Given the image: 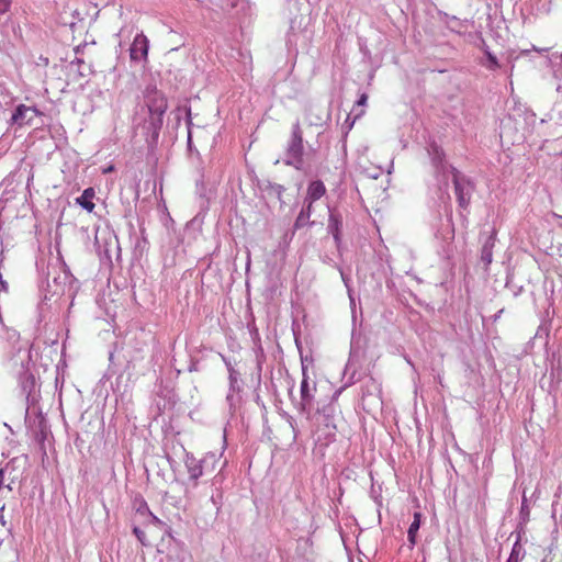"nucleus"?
<instances>
[{"instance_id":"5701e85b","label":"nucleus","mask_w":562,"mask_h":562,"mask_svg":"<svg viewBox=\"0 0 562 562\" xmlns=\"http://www.w3.org/2000/svg\"><path fill=\"white\" fill-rule=\"evenodd\" d=\"M134 535L137 537V539L144 543L145 532L140 530L138 527H135L133 530Z\"/></svg>"},{"instance_id":"f257e3e1","label":"nucleus","mask_w":562,"mask_h":562,"mask_svg":"<svg viewBox=\"0 0 562 562\" xmlns=\"http://www.w3.org/2000/svg\"><path fill=\"white\" fill-rule=\"evenodd\" d=\"M142 113L136 114V130L145 137L146 144L153 147L158 142L168 102L165 94L155 86L146 87Z\"/></svg>"},{"instance_id":"9b49d317","label":"nucleus","mask_w":562,"mask_h":562,"mask_svg":"<svg viewBox=\"0 0 562 562\" xmlns=\"http://www.w3.org/2000/svg\"><path fill=\"white\" fill-rule=\"evenodd\" d=\"M341 228H342V217L341 215L333 210H329V220H328V232L333 235L336 246L339 248L341 243Z\"/></svg>"},{"instance_id":"7ed1b4c3","label":"nucleus","mask_w":562,"mask_h":562,"mask_svg":"<svg viewBox=\"0 0 562 562\" xmlns=\"http://www.w3.org/2000/svg\"><path fill=\"white\" fill-rule=\"evenodd\" d=\"M307 358H303L301 356V363H302V381H301V387H300V395L301 401L299 404V409L303 414H310L311 406L314 400V393L316 391V383L313 382L312 385L308 382L307 376Z\"/></svg>"},{"instance_id":"39448f33","label":"nucleus","mask_w":562,"mask_h":562,"mask_svg":"<svg viewBox=\"0 0 562 562\" xmlns=\"http://www.w3.org/2000/svg\"><path fill=\"white\" fill-rule=\"evenodd\" d=\"M202 460L203 465V474L204 475H211L217 471V473L213 477V484H218L222 482V479L220 477V474L223 470V468L226 465L227 461L224 460L221 462V456H217L215 452H210L205 454Z\"/></svg>"},{"instance_id":"20e7f679","label":"nucleus","mask_w":562,"mask_h":562,"mask_svg":"<svg viewBox=\"0 0 562 562\" xmlns=\"http://www.w3.org/2000/svg\"><path fill=\"white\" fill-rule=\"evenodd\" d=\"M450 178L454 186V192H456L459 205L461 207L465 209L470 201L472 186L468 180H465V178L457 169L451 170Z\"/></svg>"},{"instance_id":"412c9836","label":"nucleus","mask_w":562,"mask_h":562,"mask_svg":"<svg viewBox=\"0 0 562 562\" xmlns=\"http://www.w3.org/2000/svg\"><path fill=\"white\" fill-rule=\"evenodd\" d=\"M12 0H0V15L9 11Z\"/></svg>"},{"instance_id":"f3484780","label":"nucleus","mask_w":562,"mask_h":562,"mask_svg":"<svg viewBox=\"0 0 562 562\" xmlns=\"http://www.w3.org/2000/svg\"><path fill=\"white\" fill-rule=\"evenodd\" d=\"M21 386L23 392L30 396L35 386L34 375L27 371L23 372L21 375Z\"/></svg>"},{"instance_id":"1a4fd4ad","label":"nucleus","mask_w":562,"mask_h":562,"mask_svg":"<svg viewBox=\"0 0 562 562\" xmlns=\"http://www.w3.org/2000/svg\"><path fill=\"white\" fill-rule=\"evenodd\" d=\"M149 41L143 34H137L130 48V57L133 61H146L148 56Z\"/></svg>"},{"instance_id":"bb28decb","label":"nucleus","mask_w":562,"mask_h":562,"mask_svg":"<svg viewBox=\"0 0 562 562\" xmlns=\"http://www.w3.org/2000/svg\"><path fill=\"white\" fill-rule=\"evenodd\" d=\"M196 363L193 362L190 367H189V371L192 372V371H196Z\"/></svg>"},{"instance_id":"aec40b11","label":"nucleus","mask_w":562,"mask_h":562,"mask_svg":"<svg viewBox=\"0 0 562 562\" xmlns=\"http://www.w3.org/2000/svg\"><path fill=\"white\" fill-rule=\"evenodd\" d=\"M480 41L485 46L484 53H485V56H486V59H487L486 67L488 69H491L492 68V52L490 50V47L485 45V43H484V41L482 38Z\"/></svg>"},{"instance_id":"f03ea898","label":"nucleus","mask_w":562,"mask_h":562,"mask_svg":"<svg viewBox=\"0 0 562 562\" xmlns=\"http://www.w3.org/2000/svg\"><path fill=\"white\" fill-rule=\"evenodd\" d=\"M304 145L303 133L299 121L292 126L291 136L285 148L284 164L294 167L296 170H304Z\"/></svg>"},{"instance_id":"a211bd4d","label":"nucleus","mask_w":562,"mask_h":562,"mask_svg":"<svg viewBox=\"0 0 562 562\" xmlns=\"http://www.w3.org/2000/svg\"><path fill=\"white\" fill-rule=\"evenodd\" d=\"M13 101V97L9 89L0 82V109L10 105Z\"/></svg>"},{"instance_id":"dca6fc26","label":"nucleus","mask_w":562,"mask_h":562,"mask_svg":"<svg viewBox=\"0 0 562 562\" xmlns=\"http://www.w3.org/2000/svg\"><path fill=\"white\" fill-rule=\"evenodd\" d=\"M482 238H484V244L482 247L481 261L484 263V269L487 270L488 265L492 262V245L490 244L492 234L487 235V233L484 232L482 233Z\"/></svg>"},{"instance_id":"0eeeda50","label":"nucleus","mask_w":562,"mask_h":562,"mask_svg":"<svg viewBox=\"0 0 562 562\" xmlns=\"http://www.w3.org/2000/svg\"><path fill=\"white\" fill-rule=\"evenodd\" d=\"M428 153L431 156V161L436 169V172L438 173V176H440V175L442 176V178L445 180V184L447 186L448 179L451 176V170L454 168L445 162L443 151L437 145H435V144L431 145Z\"/></svg>"},{"instance_id":"6ab92c4d","label":"nucleus","mask_w":562,"mask_h":562,"mask_svg":"<svg viewBox=\"0 0 562 562\" xmlns=\"http://www.w3.org/2000/svg\"><path fill=\"white\" fill-rule=\"evenodd\" d=\"M238 376H239V373L235 369H231V373L228 374L231 392L239 391Z\"/></svg>"},{"instance_id":"423d86ee","label":"nucleus","mask_w":562,"mask_h":562,"mask_svg":"<svg viewBox=\"0 0 562 562\" xmlns=\"http://www.w3.org/2000/svg\"><path fill=\"white\" fill-rule=\"evenodd\" d=\"M40 114V111L35 106H27L20 104L13 111L10 117V125H16L19 127L23 125H31L33 120Z\"/></svg>"},{"instance_id":"ddd939ff","label":"nucleus","mask_w":562,"mask_h":562,"mask_svg":"<svg viewBox=\"0 0 562 562\" xmlns=\"http://www.w3.org/2000/svg\"><path fill=\"white\" fill-rule=\"evenodd\" d=\"M313 204L310 202H303L302 210L300 211L295 222L294 229H300L305 226H311L314 222H310V217L312 215Z\"/></svg>"},{"instance_id":"9d476101","label":"nucleus","mask_w":562,"mask_h":562,"mask_svg":"<svg viewBox=\"0 0 562 562\" xmlns=\"http://www.w3.org/2000/svg\"><path fill=\"white\" fill-rule=\"evenodd\" d=\"M184 464L189 473V480L196 485L198 480L204 476L202 460L196 459L193 454L187 453Z\"/></svg>"},{"instance_id":"f8f14e48","label":"nucleus","mask_w":562,"mask_h":562,"mask_svg":"<svg viewBox=\"0 0 562 562\" xmlns=\"http://www.w3.org/2000/svg\"><path fill=\"white\" fill-rule=\"evenodd\" d=\"M326 193V187L323 181L314 180L308 184L305 202L314 203Z\"/></svg>"},{"instance_id":"2eb2a0df","label":"nucleus","mask_w":562,"mask_h":562,"mask_svg":"<svg viewBox=\"0 0 562 562\" xmlns=\"http://www.w3.org/2000/svg\"><path fill=\"white\" fill-rule=\"evenodd\" d=\"M94 196V189L87 188L83 190L82 194L76 199V202L86 211L92 212L94 209V203L92 199Z\"/></svg>"},{"instance_id":"6e6552de","label":"nucleus","mask_w":562,"mask_h":562,"mask_svg":"<svg viewBox=\"0 0 562 562\" xmlns=\"http://www.w3.org/2000/svg\"><path fill=\"white\" fill-rule=\"evenodd\" d=\"M256 186L267 198H276L280 202L281 207L285 204L282 200V195L285 191L284 186L276 183L267 178L257 179Z\"/></svg>"},{"instance_id":"4be33fe9","label":"nucleus","mask_w":562,"mask_h":562,"mask_svg":"<svg viewBox=\"0 0 562 562\" xmlns=\"http://www.w3.org/2000/svg\"><path fill=\"white\" fill-rule=\"evenodd\" d=\"M235 393L236 392H231V390H229L228 394L226 395V401L231 408L235 405Z\"/></svg>"},{"instance_id":"a878e982","label":"nucleus","mask_w":562,"mask_h":562,"mask_svg":"<svg viewBox=\"0 0 562 562\" xmlns=\"http://www.w3.org/2000/svg\"><path fill=\"white\" fill-rule=\"evenodd\" d=\"M224 362H225L228 373H231V369H234L232 362L225 358H224Z\"/></svg>"},{"instance_id":"b1692460","label":"nucleus","mask_w":562,"mask_h":562,"mask_svg":"<svg viewBox=\"0 0 562 562\" xmlns=\"http://www.w3.org/2000/svg\"><path fill=\"white\" fill-rule=\"evenodd\" d=\"M367 101H368V95H367L366 93H362V94L359 97L358 101H357V105H359V106H363V105H366V104H367Z\"/></svg>"},{"instance_id":"4468645a","label":"nucleus","mask_w":562,"mask_h":562,"mask_svg":"<svg viewBox=\"0 0 562 562\" xmlns=\"http://www.w3.org/2000/svg\"><path fill=\"white\" fill-rule=\"evenodd\" d=\"M420 525H422V514L419 512H416V513H414V520L407 530V539L409 542V546H408L409 550H412L414 548V546L416 544V537H417V532L420 528Z\"/></svg>"},{"instance_id":"393cba45","label":"nucleus","mask_w":562,"mask_h":562,"mask_svg":"<svg viewBox=\"0 0 562 562\" xmlns=\"http://www.w3.org/2000/svg\"><path fill=\"white\" fill-rule=\"evenodd\" d=\"M9 284L5 280L2 279V276L0 274V291L8 292Z\"/></svg>"}]
</instances>
